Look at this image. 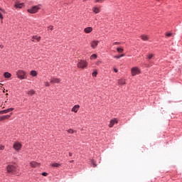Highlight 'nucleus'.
I'll return each instance as SVG.
<instances>
[{
    "instance_id": "obj_5",
    "label": "nucleus",
    "mask_w": 182,
    "mask_h": 182,
    "mask_svg": "<svg viewBox=\"0 0 182 182\" xmlns=\"http://www.w3.org/2000/svg\"><path fill=\"white\" fill-rule=\"evenodd\" d=\"M13 147H14V150H16V151H19V150H21V149H22V144L17 141L14 144Z\"/></svg>"
},
{
    "instance_id": "obj_41",
    "label": "nucleus",
    "mask_w": 182,
    "mask_h": 182,
    "mask_svg": "<svg viewBox=\"0 0 182 182\" xmlns=\"http://www.w3.org/2000/svg\"><path fill=\"white\" fill-rule=\"evenodd\" d=\"M96 65H100V61L97 62Z\"/></svg>"
},
{
    "instance_id": "obj_16",
    "label": "nucleus",
    "mask_w": 182,
    "mask_h": 182,
    "mask_svg": "<svg viewBox=\"0 0 182 182\" xmlns=\"http://www.w3.org/2000/svg\"><path fill=\"white\" fill-rule=\"evenodd\" d=\"M27 95H28V96H33V95L35 94V90H31L29 91L26 92Z\"/></svg>"
},
{
    "instance_id": "obj_7",
    "label": "nucleus",
    "mask_w": 182,
    "mask_h": 182,
    "mask_svg": "<svg viewBox=\"0 0 182 182\" xmlns=\"http://www.w3.org/2000/svg\"><path fill=\"white\" fill-rule=\"evenodd\" d=\"M50 83L55 84V83H60V79L56 78L55 77H53L50 80Z\"/></svg>"
},
{
    "instance_id": "obj_24",
    "label": "nucleus",
    "mask_w": 182,
    "mask_h": 182,
    "mask_svg": "<svg viewBox=\"0 0 182 182\" xmlns=\"http://www.w3.org/2000/svg\"><path fill=\"white\" fill-rule=\"evenodd\" d=\"M68 133H70V134H73V133H76V131L75 129H70L68 130Z\"/></svg>"
},
{
    "instance_id": "obj_36",
    "label": "nucleus",
    "mask_w": 182,
    "mask_h": 182,
    "mask_svg": "<svg viewBox=\"0 0 182 182\" xmlns=\"http://www.w3.org/2000/svg\"><path fill=\"white\" fill-rule=\"evenodd\" d=\"M42 176H44V177H46V176H48V173L44 172L42 173Z\"/></svg>"
},
{
    "instance_id": "obj_20",
    "label": "nucleus",
    "mask_w": 182,
    "mask_h": 182,
    "mask_svg": "<svg viewBox=\"0 0 182 182\" xmlns=\"http://www.w3.org/2000/svg\"><path fill=\"white\" fill-rule=\"evenodd\" d=\"M154 56V55H153V54H148V55H146V59H147L148 60H150L153 59Z\"/></svg>"
},
{
    "instance_id": "obj_22",
    "label": "nucleus",
    "mask_w": 182,
    "mask_h": 182,
    "mask_svg": "<svg viewBox=\"0 0 182 182\" xmlns=\"http://www.w3.org/2000/svg\"><path fill=\"white\" fill-rule=\"evenodd\" d=\"M141 38L142 39V41H149V37L147 36H141Z\"/></svg>"
},
{
    "instance_id": "obj_27",
    "label": "nucleus",
    "mask_w": 182,
    "mask_h": 182,
    "mask_svg": "<svg viewBox=\"0 0 182 182\" xmlns=\"http://www.w3.org/2000/svg\"><path fill=\"white\" fill-rule=\"evenodd\" d=\"M123 56H124V54H122L120 55H115L114 58H115L116 59H120V58H123Z\"/></svg>"
},
{
    "instance_id": "obj_40",
    "label": "nucleus",
    "mask_w": 182,
    "mask_h": 182,
    "mask_svg": "<svg viewBox=\"0 0 182 182\" xmlns=\"http://www.w3.org/2000/svg\"><path fill=\"white\" fill-rule=\"evenodd\" d=\"M0 48H1V49H4V46L0 45Z\"/></svg>"
},
{
    "instance_id": "obj_15",
    "label": "nucleus",
    "mask_w": 182,
    "mask_h": 182,
    "mask_svg": "<svg viewBox=\"0 0 182 182\" xmlns=\"http://www.w3.org/2000/svg\"><path fill=\"white\" fill-rule=\"evenodd\" d=\"M4 77H6V79H9V77H11V76H12V75L8 72H6L4 73Z\"/></svg>"
},
{
    "instance_id": "obj_11",
    "label": "nucleus",
    "mask_w": 182,
    "mask_h": 182,
    "mask_svg": "<svg viewBox=\"0 0 182 182\" xmlns=\"http://www.w3.org/2000/svg\"><path fill=\"white\" fill-rule=\"evenodd\" d=\"M115 123H118L117 119H112L109 124V127H113V126H114Z\"/></svg>"
},
{
    "instance_id": "obj_29",
    "label": "nucleus",
    "mask_w": 182,
    "mask_h": 182,
    "mask_svg": "<svg viewBox=\"0 0 182 182\" xmlns=\"http://www.w3.org/2000/svg\"><path fill=\"white\" fill-rule=\"evenodd\" d=\"M92 76H93V77H96L97 76V71H94L93 73H92Z\"/></svg>"
},
{
    "instance_id": "obj_39",
    "label": "nucleus",
    "mask_w": 182,
    "mask_h": 182,
    "mask_svg": "<svg viewBox=\"0 0 182 182\" xmlns=\"http://www.w3.org/2000/svg\"><path fill=\"white\" fill-rule=\"evenodd\" d=\"M114 72H115V73H117L118 70L117 68H114Z\"/></svg>"
},
{
    "instance_id": "obj_35",
    "label": "nucleus",
    "mask_w": 182,
    "mask_h": 182,
    "mask_svg": "<svg viewBox=\"0 0 182 182\" xmlns=\"http://www.w3.org/2000/svg\"><path fill=\"white\" fill-rule=\"evenodd\" d=\"M48 29H50V31H53V26H48Z\"/></svg>"
},
{
    "instance_id": "obj_12",
    "label": "nucleus",
    "mask_w": 182,
    "mask_h": 182,
    "mask_svg": "<svg viewBox=\"0 0 182 182\" xmlns=\"http://www.w3.org/2000/svg\"><path fill=\"white\" fill-rule=\"evenodd\" d=\"M80 106H79V105H75L73 108H72V112H74L75 113H77V110H79Z\"/></svg>"
},
{
    "instance_id": "obj_6",
    "label": "nucleus",
    "mask_w": 182,
    "mask_h": 182,
    "mask_svg": "<svg viewBox=\"0 0 182 182\" xmlns=\"http://www.w3.org/2000/svg\"><path fill=\"white\" fill-rule=\"evenodd\" d=\"M132 76H136V75H140V69L137 67H134L132 69Z\"/></svg>"
},
{
    "instance_id": "obj_30",
    "label": "nucleus",
    "mask_w": 182,
    "mask_h": 182,
    "mask_svg": "<svg viewBox=\"0 0 182 182\" xmlns=\"http://www.w3.org/2000/svg\"><path fill=\"white\" fill-rule=\"evenodd\" d=\"M172 36H173V33H166V36H167V38H170Z\"/></svg>"
},
{
    "instance_id": "obj_42",
    "label": "nucleus",
    "mask_w": 182,
    "mask_h": 182,
    "mask_svg": "<svg viewBox=\"0 0 182 182\" xmlns=\"http://www.w3.org/2000/svg\"><path fill=\"white\" fill-rule=\"evenodd\" d=\"M69 156H70V157H72L73 154L70 152V153H69Z\"/></svg>"
},
{
    "instance_id": "obj_26",
    "label": "nucleus",
    "mask_w": 182,
    "mask_h": 182,
    "mask_svg": "<svg viewBox=\"0 0 182 182\" xmlns=\"http://www.w3.org/2000/svg\"><path fill=\"white\" fill-rule=\"evenodd\" d=\"M97 55H96V54H92V55L90 56V59H91V60L97 59Z\"/></svg>"
},
{
    "instance_id": "obj_1",
    "label": "nucleus",
    "mask_w": 182,
    "mask_h": 182,
    "mask_svg": "<svg viewBox=\"0 0 182 182\" xmlns=\"http://www.w3.org/2000/svg\"><path fill=\"white\" fill-rule=\"evenodd\" d=\"M7 172L10 173L11 174H16L18 173V169L16 166L14 165H9L6 168Z\"/></svg>"
},
{
    "instance_id": "obj_34",
    "label": "nucleus",
    "mask_w": 182,
    "mask_h": 182,
    "mask_svg": "<svg viewBox=\"0 0 182 182\" xmlns=\"http://www.w3.org/2000/svg\"><path fill=\"white\" fill-rule=\"evenodd\" d=\"M44 84H45V86H46V87H49L50 86L48 82H45Z\"/></svg>"
},
{
    "instance_id": "obj_28",
    "label": "nucleus",
    "mask_w": 182,
    "mask_h": 182,
    "mask_svg": "<svg viewBox=\"0 0 182 182\" xmlns=\"http://www.w3.org/2000/svg\"><path fill=\"white\" fill-rule=\"evenodd\" d=\"M117 53H123V48H117Z\"/></svg>"
},
{
    "instance_id": "obj_25",
    "label": "nucleus",
    "mask_w": 182,
    "mask_h": 182,
    "mask_svg": "<svg viewBox=\"0 0 182 182\" xmlns=\"http://www.w3.org/2000/svg\"><path fill=\"white\" fill-rule=\"evenodd\" d=\"M6 113H8V109L0 111V114H6Z\"/></svg>"
},
{
    "instance_id": "obj_9",
    "label": "nucleus",
    "mask_w": 182,
    "mask_h": 182,
    "mask_svg": "<svg viewBox=\"0 0 182 182\" xmlns=\"http://www.w3.org/2000/svg\"><path fill=\"white\" fill-rule=\"evenodd\" d=\"M14 6L17 9H21V8H23V6H25V4H23V3H16Z\"/></svg>"
},
{
    "instance_id": "obj_10",
    "label": "nucleus",
    "mask_w": 182,
    "mask_h": 182,
    "mask_svg": "<svg viewBox=\"0 0 182 182\" xmlns=\"http://www.w3.org/2000/svg\"><path fill=\"white\" fill-rule=\"evenodd\" d=\"M98 43H99V41H92L91 43V48H92V49H96Z\"/></svg>"
},
{
    "instance_id": "obj_33",
    "label": "nucleus",
    "mask_w": 182,
    "mask_h": 182,
    "mask_svg": "<svg viewBox=\"0 0 182 182\" xmlns=\"http://www.w3.org/2000/svg\"><path fill=\"white\" fill-rule=\"evenodd\" d=\"M5 149V146L0 145V150H4Z\"/></svg>"
},
{
    "instance_id": "obj_3",
    "label": "nucleus",
    "mask_w": 182,
    "mask_h": 182,
    "mask_svg": "<svg viewBox=\"0 0 182 182\" xmlns=\"http://www.w3.org/2000/svg\"><path fill=\"white\" fill-rule=\"evenodd\" d=\"M39 9H41V5L33 6L31 9H28L27 10V12H28L29 14H36V12H38Z\"/></svg>"
},
{
    "instance_id": "obj_8",
    "label": "nucleus",
    "mask_w": 182,
    "mask_h": 182,
    "mask_svg": "<svg viewBox=\"0 0 182 182\" xmlns=\"http://www.w3.org/2000/svg\"><path fill=\"white\" fill-rule=\"evenodd\" d=\"M30 166L31 167H33V168H35L36 167H39V166H41V164L36 161H32L30 163Z\"/></svg>"
},
{
    "instance_id": "obj_19",
    "label": "nucleus",
    "mask_w": 182,
    "mask_h": 182,
    "mask_svg": "<svg viewBox=\"0 0 182 182\" xmlns=\"http://www.w3.org/2000/svg\"><path fill=\"white\" fill-rule=\"evenodd\" d=\"M92 11H93V12H95V14H99V12H100V10L97 7H94L92 9Z\"/></svg>"
},
{
    "instance_id": "obj_32",
    "label": "nucleus",
    "mask_w": 182,
    "mask_h": 182,
    "mask_svg": "<svg viewBox=\"0 0 182 182\" xmlns=\"http://www.w3.org/2000/svg\"><path fill=\"white\" fill-rule=\"evenodd\" d=\"M13 110H14V108H9V109H7L8 113H9V112H12Z\"/></svg>"
},
{
    "instance_id": "obj_13",
    "label": "nucleus",
    "mask_w": 182,
    "mask_h": 182,
    "mask_svg": "<svg viewBox=\"0 0 182 182\" xmlns=\"http://www.w3.org/2000/svg\"><path fill=\"white\" fill-rule=\"evenodd\" d=\"M118 85H119L120 86H122V85H126V80L123 78L119 79Z\"/></svg>"
},
{
    "instance_id": "obj_38",
    "label": "nucleus",
    "mask_w": 182,
    "mask_h": 182,
    "mask_svg": "<svg viewBox=\"0 0 182 182\" xmlns=\"http://www.w3.org/2000/svg\"><path fill=\"white\" fill-rule=\"evenodd\" d=\"M113 45H120V43H119V42H115V43H113Z\"/></svg>"
},
{
    "instance_id": "obj_17",
    "label": "nucleus",
    "mask_w": 182,
    "mask_h": 182,
    "mask_svg": "<svg viewBox=\"0 0 182 182\" xmlns=\"http://www.w3.org/2000/svg\"><path fill=\"white\" fill-rule=\"evenodd\" d=\"M9 117H11V115H4V116H1L0 117V120H5L6 119H9Z\"/></svg>"
},
{
    "instance_id": "obj_14",
    "label": "nucleus",
    "mask_w": 182,
    "mask_h": 182,
    "mask_svg": "<svg viewBox=\"0 0 182 182\" xmlns=\"http://www.w3.org/2000/svg\"><path fill=\"white\" fill-rule=\"evenodd\" d=\"M92 31H93V28L92 27H87L84 29V31L85 32V33H90Z\"/></svg>"
},
{
    "instance_id": "obj_18",
    "label": "nucleus",
    "mask_w": 182,
    "mask_h": 182,
    "mask_svg": "<svg viewBox=\"0 0 182 182\" xmlns=\"http://www.w3.org/2000/svg\"><path fill=\"white\" fill-rule=\"evenodd\" d=\"M50 166H51V167L59 168V167H60V164L54 163V164H51Z\"/></svg>"
},
{
    "instance_id": "obj_2",
    "label": "nucleus",
    "mask_w": 182,
    "mask_h": 182,
    "mask_svg": "<svg viewBox=\"0 0 182 182\" xmlns=\"http://www.w3.org/2000/svg\"><path fill=\"white\" fill-rule=\"evenodd\" d=\"M16 76L18 79H21V80L23 79H26V72L22 70H18L16 72Z\"/></svg>"
},
{
    "instance_id": "obj_43",
    "label": "nucleus",
    "mask_w": 182,
    "mask_h": 182,
    "mask_svg": "<svg viewBox=\"0 0 182 182\" xmlns=\"http://www.w3.org/2000/svg\"><path fill=\"white\" fill-rule=\"evenodd\" d=\"M93 167H96V165L95 164H93Z\"/></svg>"
},
{
    "instance_id": "obj_31",
    "label": "nucleus",
    "mask_w": 182,
    "mask_h": 182,
    "mask_svg": "<svg viewBox=\"0 0 182 182\" xmlns=\"http://www.w3.org/2000/svg\"><path fill=\"white\" fill-rule=\"evenodd\" d=\"M95 2H99L100 4H102V2H105V0H95Z\"/></svg>"
},
{
    "instance_id": "obj_23",
    "label": "nucleus",
    "mask_w": 182,
    "mask_h": 182,
    "mask_svg": "<svg viewBox=\"0 0 182 182\" xmlns=\"http://www.w3.org/2000/svg\"><path fill=\"white\" fill-rule=\"evenodd\" d=\"M33 39H35L36 41H37V42H39V41H41V36H34L33 37Z\"/></svg>"
},
{
    "instance_id": "obj_4",
    "label": "nucleus",
    "mask_w": 182,
    "mask_h": 182,
    "mask_svg": "<svg viewBox=\"0 0 182 182\" xmlns=\"http://www.w3.org/2000/svg\"><path fill=\"white\" fill-rule=\"evenodd\" d=\"M77 68L80 69H85V68L87 67V61L80 60L78 63L77 64Z\"/></svg>"
},
{
    "instance_id": "obj_21",
    "label": "nucleus",
    "mask_w": 182,
    "mask_h": 182,
    "mask_svg": "<svg viewBox=\"0 0 182 182\" xmlns=\"http://www.w3.org/2000/svg\"><path fill=\"white\" fill-rule=\"evenodd\" d=\"M30 75H31V76L35 77L38 75V73H36V70H31V73H30Z\"/></svg>"
},
{
    "instance_id": "obj_37",
    "label": "nucleus",
    "mask_w": 182,
    "mask_h": 182,
    "mask_svg": "<svg viewBox=\"0 0 182 182\" xmlns=\"http://www.w3.org/2000/svg\"><path fill=\"white\" fill-rule=\"evenodd\" d=\"M0 19H4V16H2V14L0 13Z\"/></svg>"
}]
</instances>
